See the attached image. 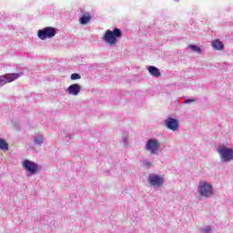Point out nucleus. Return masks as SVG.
Masks as SVG:
<instances>
[{"instance_id":"nucleus-1","label":"nucleus","mask_w":233,"mask_h":233,"mask_svg":"<svg viewBox=\"0 0 233 233\" xmlns=\"http://www.w3.org/2000/svg\"><path fill=\"white\" fill-rule=\"evenodd\" d=\"M123 35V32L119 28H115L113 31H110V29L106 30L105 32V35H103V41L107 43L110 46H114L117 45V39Z\"/></svg>"},{"instance_id":"nucleus-2","label":"nucleus","mask_w":233,"mask_h":233,"mask_svg":"<svg viewBox=\"0 0 233 233\" xmlns=\"http://www.w3.org/2000/svg\"><path fill=\"white\" fill-rule=\"evenodd\" d=\"M198 194L202 196V198H210V196H214V189L212 188V185L206 181H202L199 183Z\"/></svg>"},{"instance_id":"nucleus-3","label":"nucleus","mask_w":233,"mask_h":233,"mask_svg":"<svg viewBox=\"0 0 233 233\" xmlns=\"http://www.w3.org/2000/svg\"><path fill=\"white\" fill-rule=\"evenodd\" d=\"M56 31L55 27L47 26L38 30L37 36L42 41H46V39H52V37H56Z\"/></svg>"},{"instance_id":"nucleus-4","label":"nucleus","mask_w":233,"mask_h":233,"mask_svg":"<svg viewBox=\"0 0 233 233\" xmlns=\"http://www.w3.org/2000/svg\"><path fill=\"white\" fill-rule=\"evenodd\" d=\"M219 157L223 163H228L233 159V149L227 147H222L218 148Z\"/></svg>"},{"instance_id":"nucleus-5","label":"nucleus","mask_w":233,"mask_h":233,"mask_svg":"<svg viewBox=\"0 0 233 233\" xmlns=\"http://www.w3.org/2000/svg\"><path fill=\"white\" fill-rule=\"evenodd\" d=\"M147 183L150 187H154V188H161L165 183V178L160 175L149 174Z\"/></svg>"},{"instance_id":"nucleus-6","label":"nucleus","mask_w":233,"mask_h":233,"mask_svg":"<svg viewBox=\"0 0 233 233\" xmlns=\"http://www.w3.org/2000/svg\"><path fill=\"white\" fill-rule=\"evenodd\" d=\"M22 167L29 172V174H37V170H39V165L32 160L25 159L22 162Z\"/></svg>"},{"instance_id":"nucleus-7","label":"nucleus","mask_w":233,"mask_h":233,"mask_svg":"<svg viewBox=\"0 0 233 233\" xmlns=\"http://www.w3.org/2000/svg\"><path fill=\"white\" fill-rule=\"evenodd\" d=\"M160 143L155 138L149 139L146 144V150H148L150 154H157L159 150Z\"/></svg>"},{"instance_id":"nucleus-8","label":"nucleus","mask_w":233,"mask_h":233,"mask_svg":"<svg viewBox=\"0 0 233 233\" xmlns=\"http://www.w3.org/2000/svg\"><path fill=\"white\" fill-rule=\"evenodd\" d=\"M19 74H6L5 76H0V86H3V85H6V83H12V81H15V79H18Z\"/></svg>"},{"instance_id":"nucleus-9","label":"nucleus","mask_w":233,"mask_h":233,"mask_svg":"<svg viewBox=\"0 0 233 233\" xmlns=\"http://www.w3.org/2000/svg\"><path fill=\"white\" fill-rule=\"evenodd\" d=\"M165 125L169 130H173V132H176L179 128V121L176 120V118H167L165 121Z\"/></svg>"},{"instance_id":"nucleus-10","label":"nucleus","mask_w":233,"mask_h":233,"mask_svg":"<svg viewBox=\"0 0 233 233\" xmlns=\"http://www.w3.org/2000/svg\"><path fill=\"white\" fill-rule=\"evenodd\" d=\"M67 92L71 96H77L81 92V86L79 84H73L68 86Z\"/></svg>"},{"instance_id":"nucleus-11","label":"nucleus","mask_w":233,"mask_h":233,"mask_svg":"<svg viewBox=\"0 0 233 233\" xmlns=\"http://www.w3.org/2000/svg\"><path fill=\"white\" fill-rule=\"evenodd\" d=\"M211 46L215 50L221 51L225 48V45H223V42L219 39H215L212 43Z\"/></svg>"},{"instance_id":"nucleus-12","label":"nucleus","mask_w":233,"mask_h":233,"mask_svg":"<svg viewBox=\"0 0 233 233\" xmlns=\"http://www.w3.org/2000/svg\"><path fill=\"white\" fill-rule=\"evenodd\" d=\"M150 76H153V77H161V72L159 69L154 66H151L147 68Z\"/></svg>"},{"instance_id":"nucleus-13","label":"nucleus","mask_w":233,"mask_h":233,"mask_svg":"<svg viewBox=\"0 0 233 233\" xmlns=\"http://www.w3.org/2000/svg\"><path fill=\"white\" fill-rule=\"evenodd\" d=\"M92 20V16L89 13H86L84 15H82L79 19L80 25H88L90 21Z\"/></svg>"},{"instance_id":"nucleus-14","label":"nucleus","mask_w":233,"mask_h":233,"mask_svg":"<svg viewBox=\"0 0 233 233\" xmlns=\"http://www.w3.org/2000/svg\"><path fill=\"white\" fill-rule=\"evenodd\" d=\"M0 150L8 151V143L3 138H0Z\"/></svg>"},{"instance_id":"nucleus-15","label":"nucleus","mask_w":233,"mask_h":233,"mask_svg":"<svg viewBox=\"0 0 233 233\" xmlns=\"http://www.w3.org/2000/svg\"><path fill=\"white\" fill-rule=\"evenodd\" d=\"M188 48L192 50L193 52H198V54H201V48L199 46H197L195 45H189Z\"/></svg>"},{"instance_id":"nucleus-16","label":"nucleus","mask_w":233,"mask_h":233,"mask_svg":"<svg viewBox=\"0 0 233 233\" xmlns=\"http://www.w3.org/2000/svg\"><path fill=\"white\" fill-rule=\"evenodd\" d=\"M71 79L72 81H76L77 79H81V75L77 74V73H74L71 75Z\"/></svg>"},{"instance_id":"nucleus-17","label":"nucleus","mask_w":233,"mask_h":233,"mask_svg":"<svg viewBox=\"0 0 233 233\" xmlns=\"http://www.w3.org/2000/svg\"><path fill=\"white\" fill-rule=\"evenodd\" d=\"M44 141L43 137H38L35 138V145H41Z\"/></svg>"},{"instance_id":"nucleus-18","label":"nucleus","mask_w":233,"mask_h":233,"mask_svg":"<svg viewBox=\"0 0 233 233\" xmlns=\"http://www.w3.org/2000/svg\"><path fill=\"white\" fill-rule=\"evenodd\" d=\"M210 230H212V229L210 228V227H208V228H204V232H205V233H210Z\"/></svg>"},{"instance_id":"nucleus-19","label":"nucleus","mask_w":233,"mask_h":233,"mask_svg":"<svg viewBox=\"0 0 233 233\" xmlns=\"http://www.w3.org/2000/svg\"><path fill=\"white\" fill-rule=\"evenodd\" d=\"M194 101H196V100H194V99H187L186 103H194Z\"/></svg>"}]
</instances>
